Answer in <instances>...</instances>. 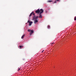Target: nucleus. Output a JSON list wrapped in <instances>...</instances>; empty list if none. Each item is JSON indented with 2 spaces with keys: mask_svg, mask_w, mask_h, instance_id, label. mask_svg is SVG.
<instances>
[{
  "mask_svg": "<svg viewBox=\"0 0 76 76\" xmlns=\"http://www.w3.org/2000/svg\"><path fill=\"white\" fill-rule=\"evenodd\" d=\"M28 32H30L31 31V30L28 29Z\"/></svg>",
  "mask_w": 76,
  "mask_h": 76,
  "instance_id": "9b49d317",
  "label": "nucleus"
},
{
  "mask_svg": "<svg viewBox=\"0 0 76 76\" xmlns=\"http://www.w3.org/2000/svg\"><path fill=\"white\" fill-rule=\"evenodd\" d=\"M57 1H59V0H56Z\"/></svg>",
  "mask_w": 76,
  "mask_h": 76,
  "instance_id": "6ab92c4d",
  "label": "nucleus"
},
{
  "mask_svg": "<svg viewBox=\"0 0 76 76\" xmlns=\"http://www.w3.org/2000/svg\"><path fill=\"white\" fill-rule=\"evenodd\" d=\"M25 37V34H24L21 37V39H24V37Z\"/></svg>",
  "mask_w": 76,
  "mask_h": 76,
  "instance_id": "6e6552de",
  "label": "nucleus"
},
{
  "mask_svg": "<svg viewBox=\"0 0 76 76\" xmlns=\"http://www.w3.org/2000/svg\"><path fill=\"white\" fill-rule=\"evenodd\" d=\"M51 2H53V1L52 0H48L47 1L48 3H51Z\"/></svg>",
  "mask_w": 76,
  "mask_h": 76,
  "instance_id": "1a4fd4ad",
  "label": "nucleus"
},
{
  "mask_svg": "<svg viewBox=\"0 0 76 76\" xmlns=\"http://www.w3.org/2000/svg\"><path fill=\"white\" fill-rule=\"evenodd\" d=\"M19 47L20 48H22L23 47V46H20Z\"/></svg>",
  "mask_w": 76,
  "mask_h": 76,
  "instance_id": "ddd939ff",
  "label": "nucleus"
},
{
  "mask_svg": "<svg viewBox=\"0 0 76 76\" xmlns=\"http://www.w3.org/2000/svg\"><path fill=\"white\" fill-rule=\"evenodd\" d=\"M34 12H31V14L30 15H29V17H31V16L32 15H33V14H34Z\"/></svg>",
  "mask_w": 76,
  "mask_h": 76,
  "instance_id": "9d476101",
  "label": "nucleus"
},
{
  "mask_svg": "<svg viewBox=\"0 0 76 76\" xmlns=\"http://www.w3.org/2000/svg\"><path fill=\"white\" fill-rule=\"evenodd\" d=\"M27 23H28L29 26H31L32 25V24L33 23V22H32V21H30L29 20H28L27 22Z\"/></svg>",
  "mask_w": 76,
  "mask_h": 76,
  "instance_id": "f257e3e1",
  "label": "nucleus"
},
{
  "mask_svg": "<svg viewBox=\"0 0 76 76\" xmlns=\"http://www.w3.org/2000/svg\"><path fill=\"white\" fill-rule=\"evenodd\" d=\"M39 18L38 16H37L36 17V18H35V19H36V20H37V18Z\"/></svg>",
  "mask_w": 76,
  "mask_h": 76,
  "instance_id": "f8f14e48",
  "label": "nucleus"
},
{
  "mask_svg": "<svg viewBox=\"0 0 76 76\" xmlns=\"http://www.w3.org/2000/svg\"><path fill=\"white\" fill-rule=\"evenodd\" d=\"M20 69V68H19L18 69V71H19V70Z\"/></svg>",
  "mask_w": 76,
  "mask_h": 76,
  "instance_id": "2eb2a0df",
  "label": "nucleus"
},
{
  "mask_svg": "<svg viewBox=\"0 0 76 76\" xmlns=\"http://www.w3.org/2000/svg\"><path fill=\"white\" fill-rule=\"evenodd\" d=\"M33 15L34 16L33 18V19L34 20V19H35V18H36V15H35V13L33 14Z\"/></svg>",
  "mask_w": 76,
  "mask_h": 76,
  "instance_id": "20e7f679",
  "label": "nucleus"
},
{
  "mask_svg": "<svg viewBox=\"0 0 76 76\" xmlns=\"http://www.w3.org/2000/svg\"><path fill=\"white\" fill-rule=\"evenodd\" d=\"M44 51V50H43L42 51V53H43Z\"/></svg>",
  "mask_w": 76,
  "mask_h": 76,
  "instance_id": "a211bd4d",
  "label": "nucleus"
},
{
  "mask_svg": "<svg viewBox=\"0 0 76 76\" xmlns=\"http://www.w3.org/2000/svg\"><path fill=\"white\" fill-rule=\"evenodd\" d=\"M39 18H42V15H41V13H40L39 14Z\"/></svg>",
  "mask_w": 76,
  "mask_h": 76,
  "instance_id": "0eeeda50",
  "label": "nucleus"
},
{
  "mask_svg": "<svg viewBox=\"0 0 76 76\" xmlns=\"http://www.w3.org/2000/svg\"><path fill=\"white\" fill-rule=\"evenodd\" d=\"M52 45H53V44H54V43H51Z\"/></svg>",
  "mask_w": 76,
  "mask_h": 76,
  "instance_id": "f3484780",
  "label": "nucleus"
},
{
  "mask_svg": "<svg viewBox=\"0 0 76 76\" xmlns=\"http://www.w3.org/2000/svg\"><path fill=\"white\" fill-rule=\"evenodd\" d=\"M33 33H34V30H31V31H30V32L29 33L30 35H31Z\"/></svg>",
  "mask_w": 76,
  "mask_h": 76,
  "instance_id": "39448f33",
  "label": "nucleus"
},
{
  "mask_svg": "<svg viewBox=\"0 0 76 76\" xmlns=\"http://www.w3.org/2000/svg\"><path fill=\"white\" fill-rule=\"evenodd\" d=\"M38 22V20H37L35 19V20H34V24H36V23H37V22Z\"/></svg>",
  "mask_w": 76,
  "mask_h": 76,
  "instance_id": "423d86ee",
  "label": "nucleus"
},
{
  "mask_svg": "<svg viewBox=\"0 0 76 76\" xmlns=\"http://www.w3.org/2000/svg\"><path fill=\"white\" fill-rule=\"evenodd\" d=\"M44 12V10L42 9H41L40 10V13H42Z\"/></svg>",
  "mask_w": 76,
  "mask_h": 76,
  "instance_id": "7ed1b4c3",
  "label": "nucleus"
},
{
  "mask_svg": "<svg viewBox=\"0 0 76 76\" xmlns=\"http://www.w3.org/2000/svg\"><path fill=\"white\" fill-rule=\"evenodd\" d=\"M40 11L39 10V9H38L37 10L35 11V12L36 13H37L38 14L39 13H40Z\"/></svg>",
  "mask_w": 76,
  "mask_h": 76,
  "instance_id": "f03ea898",
  "label": "nucleus"
},
{
  "mask_svg": "<svg viewBox=\"0 0 76 76\" xmlns=\"http://www.w3.org/2000/svg\"><path fill=\"white\" fill-rule=\"evenodd\" d=\"M48 28H50V26H48Z\"/></svg>",
  "mask_w": 76,
  "mask_h": 76,
  "instance_id": "dca6fc26",
  "label": "nucleus"
},
{
  "mask_svg": "<svg viewBox=\"0 0 76 76\" xmlns=\"http://www.w3.org/2000/svg\"><path fill=\"white\" fill-rule=\"evenodd\" d=\"M57 0H56L54 2V3H57Z\"/></svg>",
  "mask_w": 76,
  "mask_h": 76,
  "instance_id": "4468645a",
  "label": "nucleus"
}]
</instances>
